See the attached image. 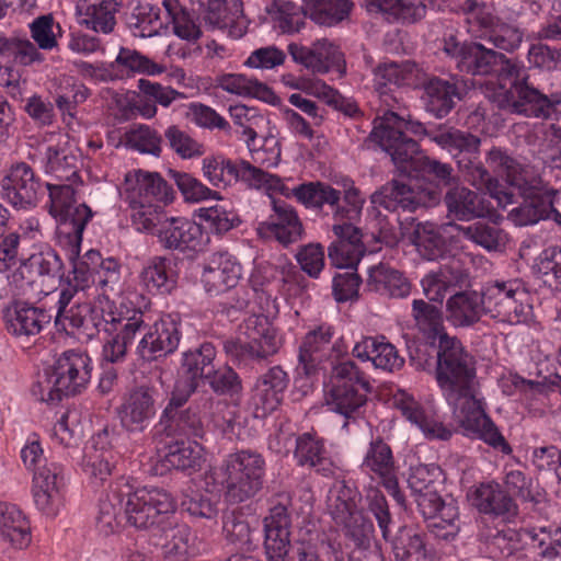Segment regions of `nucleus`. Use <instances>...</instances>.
<instances>
[{
  "mask_svg": "<svg viewBox=\"0 0 561 561\" xmlns=\"http://www.w3.org/2000/svg\"><path fill=\"white\" fill-rule=\"evenodd\" d=\"M108 430L104 428L92 437V443L95 450L85 456L83 466L84 472L95 481L103 482L112 473L111 459L112 453L105 450L108 445Z\"/></svg>",
  "mask_w": 561,
  "mask_h": 561,
  "instance_id": "nucleus-58",
  "label": "nucleus"
},
{
  "mask_svg": "<svg viewBox=\"0 0 561 561\" xmlns=\"http://www.w3.org/2000/svg\"><path fill=\"white\" fill-rule=\"evenodd\" d=\"M288 53L296 64L318 73H327L332 68L344 65L340 48L327 38L317 39L311 46L290 43Z\"/></svg>",
  "mask_w": 561,
  "mask_h": 561,
  "instance_id": "nucleus-26",
  "label": "nucleus"
},
{
  "mask_svg": "<svg viewBox=\"0 0 561 561\" xmlns=\"http://www.w3.org/2000/svg\"><path fill=\"white\" fill-rule=\"evenodd\" d=\"M265 470V459L260 453L242 449L227 455L213 470L211 479L228 503L240 504L262 490Z\"/></svg>",
  "mask_w": 561,
  "mask_h": 561,
  "instance_id": "nucleus-4",
  "label": "nucleus"
},
{
  "mask_svg": "<svg viewBox=\"0 0 561 561\" xmlns=\"http://www.w3.org/2000/svg\"><path fill=\"white\" fill-rule=\"evenodd\" d=\"M162 5L163 18L157 7L141 4L136 8L133 24L139 30L138 35H201L179 0H163Z\"/></svg>",
  "mask_w": 561,
  "mask_h": 561,
  "instance_id": "nucleus-12",
  "label": "nucleus"
},
{
  "mask_svg": "<svg viewBox=\"0 0 561 561\" xmlns=\"http://www.w3.org/2000/svg\"><path fill=\"white\" fill-rule=\"evenodd\" d=\"M398 123H401L399 115L392 111H387L379 125L375 126L369 134V139L391 157L400 176L417 178L420 161H422L424 153L416 140L398 129L396 126Z\"/></svg>",
  "mask_w": 561,
  "mask_h": 561,
  "instance_id": "nucleus-10",
  "label": "nucleus"
},
{
  "mask_svg": "<svg viewBox=\"0 0 561 561\" xmlns=\"http://www.w3.org/2000/svg\"><path fill=\"white\" fill-rule=\"evenodd\" d=\"M538 186V188L529 190L517 187L524 201L508 211V219L515 226L535 225L541 219L548 218L549 209L552 207L550 196L554 194V191L548 188L542 179Z\"/></svg>",
  "mask_w": 561,
  "mask_h": 561,
  "instance_id": "nucleus-30",
  "label": "nucleus"
},
{
  "mask_svg": "<svg viewBox=\"0 0 561 561\" xmlns=\"http://www.w3.org/2000/svg\"><path fill=\"white\" fill-rule=\"evenodd\" d=\"M242 337H229L222 342V350L238 368H253L276 355L282 339L276 329L263 314H251L240 324Z\"/></svg>",
  "mask_w": 561,
  "mask_h": 561,
  "instance_id": "nucleus-6",
  "label": "nucleus"
},
{
  "mask_svg": "<svg viewBox=\"0 0 561 561\" xmlns=\"http://www.w3.org/2000/svg\"><path fill=\"white\" fill-rule=\"evenodd\" d=\"M419 512L427 520L428 531L435 538L450 541L458 535L459 511L455 500L430 495V499H421Z\"/></svg>",
  "mask_w": 561,
  "mask_h": 561,
  "instance_id": "nucleus-20",
  "label": "nucleus"
},
{
  "mask_svg": "<svg viewBox=\"0 0 561 561\" xmlns=\"http://www.w3.org/2000/svg\"><path fill=\"white\" fill-rule=\"evenodd\" d=\"M188 400L181 403H173V392L162 411L160 422L165 425L170 432L188 438L202 439L205 436V424L199 415L198 408L191 404L182 409Z\"/></svg>",
  "mask_w": 561,
  "mask_h": 561,
  "instance_id": "nucleus-35",
  "label": "nucleus"
},
{
  "mask_svg": "<svg viewBox=\"0 0 561 561\" xmlns=\"http://www.w3.org/2000/svg\"><path fill=\"white\" fill-rule=\"evenodd\" d=\"M242 274V267L228 253H215L204 265L202 282L207 293L219 295L234 288Z\"/></svg>",
  "mask_w": 561,
  "mask_h": 561,
  "instance_id": "nucleus-29",
  "label": "nucleus"
},
{
  "mask_svg": "<svg viewBox=\"0 0 561 561\" xmlns=\"http://www.w3.org/2000/svg\"><path fill=\"white\" fill-rule=\"evenodd\" d=\"M430 140L453 154L467 182L474 187H490L492 175L480 160L479 136L440 124L430 133Z\"/></svg>",
  "mask_w": 561,
  "mask_h": 561,
  "instance_id": "nucleus-7",
  "label": "nucleus"
},
{
  "mask_svg": "<svg viewBox=\"0 0 561 561\" xmlns=\"http://www.w3.org/2000/svg\"><path fill=\"white\" fill-rule=\"evenodd\" d=\"M202 171L208 183L215 187H227L238 181L253 184H262L266 181L267 173L241 160L234 162L222 156L206 157L202 161Z\"/></svg>",
  "mask_w": 561,
  "mask_h": 561,
  "instance_id": "nucleus-17",
  "label": "nucleus"
},
{
  "mask_svg": "<svg viewBox=\"0 0 561 561\" xmlns=\"http://www.w3.org/2000/svg\"><path fill=\"white\" fill-rule=\"evenodd\" d=\"M331 383L325 396L329 410L346 420L360 416L367 403V394L371 391L365 373L352 360L342 362L333 367Z\"/></svg>",
  "mask_w": 561,
  "mask_h": 561,
  "instance_id": "nucleus-9",
  "label": "nucleus"
},
{
  "mask_svg": "<svg viewBox=\"0 0 561 561\" xmlns=\"http://www.w3.org/2000/svg\"><path fill=\"white\" fill-rule=\"evenodd\" d=\"M362 469L380 481L397 474L392 449L382 438L377 437L370 442Z\"/></svg>",
  "mask_w": 561,
  "mask_h": 561,
  "instance_id": "nucleus-51",
  "label": "nucleus"
},
{
  "mask_svg": "<svg viewBox=\"0 0 561 561\" xmlns=\"http://www.w3.org/2000/svg\"><path fill=\"white\" fill-rule=\"evenodd\" d=\"M64 469L46 476L38 472L31 489L35 507L47 517H56L64 506Z\"/></svg>",
  "mask_w": 561,
  "mask_h": 561,
  "instance_id": "nucleus-31",
  "label": "nucleus"
},
{
  "mask_svg": "<svg viewBox=\"0 0 561 561\" xmlns=\"http://www.w3.org/2000/svg\"><path fill=\"white\" fill-rule=\"evenodd\" d=\"M359 492L345 481H336L329 490L328 510L336 524L346 523L357 513Z\"/></svg>",
  "mask_w": 561,
  "mask_h": 561,
  "instance_id": "nucleus-52",
  "label": "nucleus"
},
{
  "mask_svg": "<svg viewBox=\"0 0 561 561\" xmlns=\"http://www.w3.org/2000/svg\"><path fill=\"white\" fill-rule=\"evenodd\" d=\"M147 289L160 295L169 294L175 287L176 278L170 268V262L162 256H154L141 272Z\"/></svg>",
  "mask_w": 561,
  "mask_h": 561,
  "instance_id": "nucleus-60",
  "label": "nucleus"
},
{
  "mask_svg": "<svg viewBox=\"0 0 561 561\" xmlns=\"http://www.w3.org/2000/svg\"><path fill=\"white\" fill-rule=\"evenodd\" d=\"M274 28L283 34L298 33L307 23L306 13L291 2L274 1L268 9Z\"/></svg>",
  "mask_w": 561,
  "mask_h": 561,
  "instance_id": "nucleus-62",
  "label": "nucleus"
},
{
  "mask_svg": "<svg viewBox=\"0 0 561 561\" xmlns=\"http://www.w3.org/2000/svg\"><path fill=\"white\" fill-rule=\"evenodd\" d=\"M457 230L465 239L488 251H497L506 242V233L494 224L476 221L469 226H457Z\"/></svg>",
  "mask_w": 561,
  "mask_h": 561,
  "instance_id": "nucleus-59",
  "label": "nucleus"
},
{
  "mask_svg": "<svg viewBox=\"0 0 561 561\" xmlns=\"http://www.w3.org/2000/svg\"><path fill=\"white\" fill-rule=\"evenodd\" d=\"M448 216L457 220H471L483 217L488 211L484 199L465 186L450 187L444 197Z\"/></svg>",
  "mask_w": 561,
  "mask_h": 561,
  "instance_id": "nucleus-44",
  "label": "nucleus"
},
{
  "mask_svg": "<svg viewBox=\"0 0 561 561\" xmlns=\"http://www.w3.org/2000/svg\"><path fill=\"white\" fill-rule=\"evenodd\" d=\"M88 260L92 264L95 274V283L103 294L118 289L121 282V264L114 257L103 259L96 250L88 251Z\"/></svg>",
  "mask_w": 561,
  "mask_h": 561,
  "instance_id": "nucleus-63",
  "label": "nucleus"
},
{
  "mask_svg": "<svg viewBox=\"0 0 561 561\" xmlns=\"http://www.w3.org/2000/svg\"><path fill=\"white\" fill-rule=\"evenodd\" d=\"M117 312H108L104 314L102 309L92 306L89 302L75 304L69 308L67 314L64 316V323H59L68 334L75 335L78 340L90 341L94 339L100 330L103 328L108 334L105 342L116 333L118 324L110 321L111 316L118 314Z\"/></svg>",
  "mask_w": 561,
  "mask_h": 561,
  "instance_id": "nucleus-16",
  "label": "nucleus"
},
{
  "mask_svg": "<svg viewBox=\"0 0 561 561\" xmlns=\"http://www.w3.org/2000/svg\"><path fill=\"white\" fill-rule=\"evenodd\" d=\"M335 329L329 323H321L310 330L299 346L297 371L305 376L314 375L320 366L331 358L336 348L332 343Z\"/></svg>",
  "mask_w": 561,
  "mask_h": 561,
  "instance_id": "nucleus-19",
  "label": "nucleus"
},
{
  "mask_svg": "<svg viewBox=\"0 0 561 561\" xmlns=\"http://www.w3.org/2000/svg\"><path fill=\"white\" fill-rule=\"evenodd\" d=\"M352 352L355 357L369 360L376 368L390 373L399 370L404 364V358L385 336H365L355 344Z\"/></svg>",
  "mask_w": 561,
  "mask_h": 561,
  "instance_id": "nucleus-37",
  "label": "nucleus"
},
{
  "mask_svg": "<svg viewBox=\"0 0 561 561\" xmlns=\"http://www.w3.org/2000/svg\"><path fill=\"white\" fill-rule=\"evenodd\" d=\"M216 347L204 342L182 353L179 378L173 389V403L188 400L197 390L201 380H206L215 368Z\"/></svg>",
  "mask_w": 561,
  "mask_h": 561,
  "instance_id": "nucleus-15",
  "label": "nucleus"
},
{
  "mask_svg": "<svg viewBox=\"0 0 561 561\" xmlns=\"http://www.w3.org/2000/svg\"><path fill=\"white\" fill-rule=\"evenodd\" d=\"M202 225L185 217H165L158 230V242L164 250L182 254L195 253L203 247Z\"/></svg>",
  "mask_w": 561,
  "mask_h": 561,
  "instance_id": "nucleus-18",
  "label": "nucleus"
},
{
  "mask_svg": "<svg viewBox=\"0 0 561 561\" xmlns=\"http://www.w3.org/2000/svg\"><path fill=\"white\" fill-rule=\"evenodd\" d=\"M444 51L458 58L457 67L471 75H488L493 70L497 54L480 44L461 45L456 37L444 39Z\"/></svg>",
  "mask_w": 561,
  "mask_h": 561,
  "instance_id": "nucleus-34",
  "label": "nucleus"
},
{
  "mask_svg": "<svg viewBox=\"0 0 561 561\" xmlns=\"http://www.w3.org/2000/svg\"><path fill=\"white\" fill-rule=\"evenodd\" d=\"M204 448L196 440L175 442L169 445L168 453L164 456V463L176 470H196L203 461Z\"/></svg>",
  "mask_w": 561,
  "mask_h": 561,
  "instance_id": "nucleus-61",
  "label": "nucleus"
},
{
  "mask_svg": "<svg viewBox=\"0 0 561 561\" xmlns=\"http://www.w3.org/2000/svg\"><path fill=\"white\" fill-rule=\"evenodd\" d=\"M110 321L118 324L102 348L103 359L111 364L124 363L133 350L142 360H157L173 353L181 340L179 313L163 314L150 327L140 309L121 305L117 317L111 316Z\"/></svg>",
  "mask_w": 561,
  "mask_h": 561,
  "instance_id": "nucleus-2",
  "label": "nucleus"
},
{
  "mask_svg": "<svg viewBox=\"0 0 561 561\" xmlns=\"http://www.w3.org/2000/svg\"><path fill=\"white\" fill-rule=\"evenodd\" d=\"M472 505L483 514L495 516H514L517 505L497 483L480 484L471 496Z\"/></svg>",
  "mask_w": 561,
  "mask_h": 561,
  "instance_id": "nucleus-45",
  "label": "nucleus"
},
{
  "mask_svg": "<svg viewBox=\"0 0 561 561\" xmlns=\"http://www.w3.org/2000/svg\"><path fill=\"white\" fill-rule=\"evenodd\" d=\"M294 459L298 467L313 469L325 478L333 477L339 469L324 440L316 433L306 432L296 437Z\"/></svg>",
  "mask_w": 561,
  "mask_h": 561,
  "instance_id": "nucleus-27",
  "label": "nucleus"
},
{
  "mask_svg": "<svg viewBox=\"0 0 561 561\" xmlns=\"http://www.w3.org/2000/svg\"><path fill=\"white\" fill-rule=\"evenodd\" d=\"M370 203L373 210L382 207L391 213H414L426 206V194L402 180L392 179L370 195Z\"/></svg>",
  "mask_w": 561,
  "mask_h": 561,
  "instance_id": "nucleus-22",
  "label": "nucleus"
},
{
  "mask_svg": "<svg viewBox=\"0 0 561 561\" xmlns=\"http://www.w3.org/2000/svg\"><path fill=\"white\" fill-rule=\"evenodd\" d=\"M216 85L222 90L241 96H252L270 102L274 92L257 79L241 73H225L216 78Z\"/></svg>",
  "mask_w": 561,
  "mask_h": 561,
  "instance_id": "nucleus-53",
  "label": "nucleus"
},
{
  "mask_svg": "<svg viewBox=\"0 0 561 561\" xmlns=\"http://www.w3.org/2000/svg\"><path fill=\"white\" fill-rule=\"evenodd\" d=\"M91 375V357L84 352L68 350L44 369L31 391L38 401L56 404L65 397L82 393L90 383Z\"/></svg>",
  "mask_w": 561,
  "mask_h": 561,
  "instance_id": "nucleus-3",
  "label": "nucleus"
},
{
  "mask_svg": "<svg viewBox=\"0 0 561 561\" xmlns=\"http://www.w3.org/2000/svg\"><path fill=\"white\" fill-rule=\"evenodd\" d=\"M154 536H158L157 546H160L167 556L186 557L188 553V542L191 530L186 525H178L174 516L168 519Z\"/></svg>",
  "mask_w": 561,
  "mask_h": 561,
  "instance_id": "nucleus-57",
  "label": "nucleus"
},
{
  "mask_svg": "<svg viewBox=\"0 0 561 561\" xmlns=\"http://www.w3.org/2000/svg\"><path fill=\"white\" fill-rule=\"evenodd\" d=\"M62 261L53 249H45L22 260L14 276H20L27 284L36 283L37 278H61Z\"/></svg>",
  "mask_w": 561,
  "mask_h": 561,
  "instance_id": "nucleus-43",
  "label": "nucleus"
},
{
  "mask_svg": "<svg viewBox=\"0 0 561 561\" xmlns=\"http://www.w3.org/2000/svg\"><path fill=\"white\" fill-rule=\"evenodd\" d=\"M500 80L499 88L489 95L490 102L499 110L549 118L561 103L559 94L547 96L528 85L525 71L510 62L503 69Z\"/></svg>",
  "mask_w": 561,
  "mask_h": 561,
  "instance_id": "nucleus-5",
  "label": "nucleus"
},
{
  "mask_svg": "<svg viewBox=\"0 0 561 561\" xmlns=\"http://www.w3.org/2000/svg\"><path fill=\"white\" fill-rule=\"evenodd\" d=\"M124 490L122 483L117 482L111 486L110 492L100 500L96 527L105 536L116 533L121 525V512L124 511Z\"/></svg>",
  "mask_w": 561,
  "mask_h": 561,
  "instance_id": "nucleus-50",
  "label": "nucleus"
},
{
  "mask_svg": "<svg viewBox=\"0 0 561 561\" xmlns=\"http://www.w3.org/2000/svg\"><path fill=\"white\" fill-rule=\"evenodd\" d=\"M264 550L267 561H286L290 548L291 519L284 504L270 508L263 519Z\"/></svg>",
  "mask_w": 561,
  "mask_h": 561,
  "instance_id": "nucleus-25",
  "label": "nucleus"
},
{
  "mask_svg": "<svg viewBox=\"0 0 561 561\" xmlns=\"http://www.w3.org/2000/svg\"><path fill=\"white\" fill-rule=\"evenodd\" d=\"M486 314L484 289L455 291L446 300L445 317L455 328H469Z\"/></svg>",
  "mask_w": 561,
  "mask_h": 561,
  "instance_id": "nucleus-28",
  "label": "nucleus"
},
{
  "mask_svg": "<svg viewBox=\"0 0 561 561\" xmlns=\"http://www.w3.org/2000/svg\"><path fill=\"white\" fill-rule=\"evenodd\" d=\"M94 213L85 203H80L68 211L54 218L57 224L59 242L71 249V255L80 253L83 231Z\"/></svg>",
  "mask_w": 561,
  "mask_h": 561,
  "instance_id": "nucleus-40",
  "label": "nucleus"
},
{
  "mask_svg": "<svg viewBox=\"0 0 561 561\" xmlns=\"http://www.w3.org/2000/svg\"><path fill=\"white\" fill-rule=\"evenodd\" d=\"M160 398L154 385H139L127 391L116 408L122 428L128 434L144 433L156 416Z\"/></svg>",
  "mask_w": 561,
  "mask_h": 561,
  "instance_id": "nucleus-14",
  "label": "nucleus"
},
{
  "mask_svg": "<svg viewBox=\"0 0 561 561\" xmlns=\"http://www.w3.org/2000/svg\"><path fill=\"white\" fill-rule=\"evenodd\" d=\"M391 550L396 561H427L431 551L427 548L426 534L412 526H401L392 536Z\"/></svg>",
  "mask_w": 561,
  "mask_h": 561,
  "instance_id": "nucleus-42",
  "label": "nucleus"
},
{
  "mask_svg": "<svg viewBox=\"0 0 561 561\" xmlns=\"http://www.w3.org/2000/svg\"><path fill=\"white\" fill-rule=\"evenodd\" d=\"M469 275L458 260L440 265L437 272H431L421 279L423 294L431 301L442 304L446 294L455 287L467 284Z\"/></svg>",
  "mask_w": 561,
  "mask_h": 561,
  "instance_id": "nucleus-36",
  "label": "nucleus"
},
{
  "mask_svg": "<svg viewBox=\"0 0 561 561\" xmlns=\"http://www.w3.org/2000/svg\"><path fill=\"white\" fill-rule=\"evenodd\" d=\"M130 204L171 203L174 198L172 186L157 172L137 170L125 179Z\"/></svg>",
  "mask_w": 561,
  "mask_h": 561,
  "instance_id": "nucleus-24",
  "label": "nucleus"
},
{
  "mask_svg": "<svg viewBox=\"0 0 561 561\" xmlns=\"http://www.w3.org/2000/svg\"><path fill=\"white\" fill-rule=\"evenodd\" d=\"M192 10L208 27V31H224L243 12L241 0H190Z\"/></svg>",
  "mask_w": 561,
  "mask_h": 561,
  "instance_id": "nucleus-39",
  "label": "nucleus"
},
{
  "mask_svg": "<svg viewBox=\"0 0 561 561\" xmlns=\"http://www.w3.org/2000/svg\"><path fill=\"white\" fill-rule=\"evenodd\" d=\"M442 476V470L436 465H416L411 467L408 477V485L411 490L414 501L420 507V501L423 497H440L436 490V483Z\"/></svg>",
  "mask_w": 561,
  "mask_h": 561,
  "instance_id": "nucleus-56",
  "label": "nucleus"
},
{
  "mask_svg": "<svg viewBox=\"0 0 561 561\" xmlns=\"http://www.w3.org/2000/svg\"><path fill=\"white\" fill-rule=\"evenodd\" d=\"M45 172L61 182L82 183L79 176V157L70 147L57 144L45 152Z\"/></svg>",
  "mask_w": 561,
  "mask_h": 561,
  "instance_id": "nucleus-46",
  "label": "nucleus"
},
{
  "mask_svg": "<svg viewBox=\"0 0 561 561\" xmlns=\"http://www.w3.org/2000/svg\"><path fill=\"white\" fill-rule=\"evenodd\" d=\"M527 291L519 280H495L484 286L486 314L508 324L525 323L531 316Z\"/></svg>",
  "mask_w": 561,
  "mask_h": 561,
  "instance_id": "nucleus-11",
  "label": "nucleus"
},
{
  "mask_svg": "<svg viewBox=\"0 0 561 561\" xmlns=\"http://www.w3.org/2000/svg\"><path fill=\"white\" fill-rule=\"evenodd\" d=\"M367 273L366 287L369 291L390 298H405L410 295L409 280L389 264L373 265Z\"/></svg>",
  "mask_w": 561,
  "mask_h": 561,
  "instance_id": "nucleus-41",
  "label": "nucleus"
},
{
  "mask_svg": "<svg viewBox=\"0 0 561 561\" xmlns=\"http://www.w3.org/2000/svg\"><path fill=\"white\" fill-rule=\"evenodd\" d=\"M414 244L424 259L435 261L446 252V240L439 230L430 222L417 224L414 230Z\"/></svg>",
  "mask_w": 561,
  "mask_h": 561,
  "instance_id": "nucleus-64",
  "label": "nucleus"
},
{
  "mask_svg": "<svg viewBox=\"0 0 561 561\" xmlns=\"http://www.w3.org/2000/svg\"><path fill=\"white\" fill-rule=\"evenodd\" d=\"M459 99L457 84L448 80L433 78L424 85L425 108L436 117L448 115Z\"/></svg>",
  "mask_w": 561,
  "mask_h": 561,
  "instance_id": "nucleus-47",
  "label": "nucleus"
},
{
  "mask_svg": "<svg viewBox=\"0 0 561 561\" xmlns=\"http://www.w3.org/2000/svg\"><path fill=\"white\" fill-rule=\"evenodd\" d=\"M489 168L496 174L504 176L506 182L514 187L538 188L541 178L528 169L501 147H492L485 157Z\"/></svg>",
  "mask_w": 561,
  "mask_h": 561,
  "instance_id": "nucleus-32",
  "label": "nucleus"
},
{
  "mask_svg": "<svg viewBox=\"0 0 561 561\" xmlns=\"http://www.w3.org/2000/svg\"><path fill=\"white\" fill-rule=\"evenodd\" d=\"M272 210L267 220L259 224L262 237L274 238L284 247L301 239L304 227L296 209L287 202L272 198Z\"/></svg>",
  "mask_w": 561,
  "mask_h": 561,
  "instance_id": "nucleus-21",
  "label": "nucleus"
},
{
  "mask_svg": "<svg viewBox=\"0 0 561 561\" xmlns=\"http://www.w3.org/2000/svg\"><path fill=\"white\" fill-rule=\"evenodd\" d=\"M124 490V517L126 524L139 530H150L154 535L176 511L172 495L160 488H139L131 491L127 483Z\"/></svg>",
  "mask_w": 561,
  "mask_h": 561,
  "instance_id": "nucleus-8",
  "label": "nucleus"
},
{
  "mask_svg": "<svg viewBox=\"0 0 561 561\" xmlns=\"http://www.w3.org/2000/svg\"><path fill=\"white\" fill-rule=\"evenodd\" d=\"M293 196L307 208L320 209L323 205L331 208L341 202V192L323 182H307L291 190Z\"/></svg>",
  "mask_w": 561,
  "mask_h": 561,
  "instance_id": "nucleus-54",
  "label": "nucleus"
},
{
  "mask_svg": "<svg viewBox=\"0 0 561 561\" xmlns=\"http://www.w3.org/2000/svg\"><path fill=\"white\" fill-rule=\"evenodd\" d=\"M289 381V375L280 365L270 367L257 378L251 397L256 416H265L280 405Z\"/></svg>",
  "mask_w": 561,
  "mask_h": 561,
  "instance_id": "nucleus-23",
  "label": "nucleus"
},
{
  "mask_svg": "<svg viewBox=\"0 0 561 561\" xmlns=\"http://www.w3.org/2000/svg\"><path fill=\"white\" fill-rule=\"evenodd\" d=\"M51 314L41 307L28 302H16L5 314L9 333L18 339L28 340L38 335L50 323Z\"/></svg>",
  "mask_w": 561,
  "mask_h": 561,
  "instance_id": "nucleus-33",
  "label": "nucleus"
},
{
  "mask_svg": "<svg viewBox=\"0 0 561 561\" xmlns=\"http://www.w3.org/2000/svg\"><path fill=\"white\" fill-rule=\"evenodd\" d=\"M310 19L321 25H334L346 19L353 9L351 0H302Z\"/></svg>",
  "mask_w": 561,
  "mask_h": 561,
  "instance_id": "nucleus-55",
  "label": "nucleus"
},
{
  "mask_svg": "<svg viewBox=\"0 0 561 561\" xmlns=\"http://www.w3.org/2000/svg\"><path fill=\"white\" fill-rule=\"evenodd\" d=\"M0 535L18 549L31 543L30 524L15 505L0 503Z\"/></svg>",
  "mask_w": 561,
  "mask_h": 561,
  "instance_id": "nucleus-49",
  "label": "nucleus"
},
{
  "mask_svg": "<svg viewBox=\"0 0 561 561\" xmlns=\"http://www.w3.org/2000/svg\"><path fill=\"white\" fill-rule=\"evenodd\" d=\"M435 379L449 404L455 405L459 426L467 437L511 455L513 448L485 411V403L474 394L476 362L460 340L439 334Z\"/></svg>",
  "mask_w": 561,
  "mask_h": 561,
  "instance_id": "nucleus-1",
  "label": "nucleus"
},
{
  "mask_svg": "<svg viewBox=\"0 0 561 561\" xmlns=\"http://www.w3.org/2000/svg\"><path fill=\"white\" fill-rule=\"evenodd\" d=\"M123 0H79L78 22L88 31L108 34L114 31L116 13Z\"/></svg>",
  "mask_w": 561,
  "mask_h": 561,
  "instance_id": "nucleus-38",
  "label": "nucleus"
},
{
  "mask_svg": "<svg viewBox=\"0 0 561 561\" xmlns=\"http://www.w3.org/2000/svg\"><path fill=\"white\" fill-rule=\"evenodd\" d=\"M428 0L404 3L402 0H365L370 13H381L391 22L413 23L425 15Z\"/></svg>",
  "mask_w": 561,
  "mask_h": 561,
  "instance_id": "nucleus-48",
  "label": "nucleus"
},
{
  "mask_svg": "<svg viewBox=\"0 0 561 561\" xmlns=\"http://www.w3.org/2000/svg\"><path fill=\"white\" fill-rule=\"evenodd\" d=\"M46 183L26 162L12 163L3 171L0 195L15 210L35 208L45 195Z\"/></svg>",
  "mask_w": 561,
  "mask_h": 561,
  "instance_id": "nucleus-13",
  "label": "nucleus"
}]
</instances>
